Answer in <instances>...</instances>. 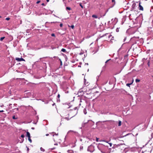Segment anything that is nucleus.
Listing matches in <instances>:
<instances>
[{
	"label": "nucleus",
	"mask_w": 153,
	"mask_h": 153,
	"mask_svg": "<svg viewBox=\"0 0 153 153\" xmlns=\"http://www.w3.org/2000/svg\"><path fill=\"white\" fill-rule=\"evenodd\" d=\"M97 147L103 153H105V151L104 149V148L105 147L104 146V145L102 144H99L98 145Z\"/></svg>",
	"instance_id": "obj_1"
},
{
	"label": "nucleus",
	"mask_w": 153,
	"mask_h": 153,
	"mask_svg": "<svg viewBox=\"0 0 153 153\" xmlns=\"http://www.w3.org/2000/svg\"><path fill=\"white\" fill-rule=\"evenodd\" d=\"M87 150L91 152H93L94 150V147L93 145H91L88 147Z\"/></svg>",
	"instance_id": "obj_2"
},
{
	"label": "nucleus",
	"mask_w": 153,
	"mask_h": 153,
	"mask_svg": "<svg viewBox=\"0 0 153 153\" xmlns=\"http://www.w3.org/2000/svg\"><path fill=\"white\" fill-rule=\"evenodd\" d=\"M124 145H125V144H120L117 145H115L116 147L119 148L121 150H122L124 148V147L123 146Z\"/></svg>",
	"instance_id": "obj_3"
},
{
	"label": "nucleus",
	"mask_w": 153,
	"mask_h": 153,
	"mask_svg": "<svg viewBox=\"0 0 153 153\" xmlns=\"http://www.w3.org/2000/svg\"><path fill=\"white\" fill-rule=\"evenodd\" d=\"M88 123L89 124H90L91 126L93 125L94 124V122L92 121L91 120H88V122H87L85 123H84L83 126H84L85 125V124H86L87 123Z\"/></svg>",
	"instance_id": "obj_4"
},
{
	"label": "nucleus",
	"mask_w": 153,
	"mask_h": 153,
	"mask_svg": "<svg viewBox=\"0 0 153 153\" xmlns=\"http://www.w3.org/2000/svg\"><path fill=\"white\" fill-rule=\"evenodd\" d=\"M16 59L19 62L22 61H25V60L23 58H16Z\"/></svg>",
	"instance_id": "obj_5"
},
{
	"label": "nucleus",
	"mask_w": 153,
	"mask_h": 153,
	"mask_svg": "<svg viewBox=\"0 0 153 153\" xmlns=\"http://www.w3.org/2000/svg\"><path fill=\"white\" fill-rule=\"evenodd\" d=\"M139 9L141 10H143V7L141 5H140V3L139 2Z\"/></svg>",
	"instance_id": "obj_6"
},
{
	"label": "nucleus",
	"mask_w": 153,
	"mask_h": 153,
	"mask_svg": "<svg viewBox=\"0 0 153 153\" xmlns=\"http://www.w3.org/2000/svg\"><path fill=\"white\" fill-rule=\"evenodd\" d=\"M76 133V132L75 131H72V130H69V131H68V132L67 133V134H69L70 133Z\"/></svg>",
	"instance_id": "obj_7"
},
{
	"label": "nucleus",
	"mask_w": 153,
	"mask_h": 153,
	"mask_svg": "<svg viewBox=\"0 0 153 153\" xmlns=\"http://www.w3.org/2000/svg\"><path fill=\"white\" fill-rule=\"evenodd\" d=\"M67 152L68 153H74V151L72 150H68L67 151Z\"/></svg>",
	"instance_id": "obj_8"
},
{
	"label": "nucleus",
	"mask_w": 153,
	"mask_h": 153,
	"mask_svg": "<svg viewBox=\"0 0 153 153\" xmlns=\"http://www.w3.org/2000/svg\"><path fill=\"white\" fill-rule=\"evenodd\" d=\"M27 136L28 137V138L30 137V133L28 131L27 132Z\"/></svg>",
	"instance_id": "obj_9"
},
{
	"label": "nucleus",
	"mask_w": 153,
	"mask_h": 153,
	"mask_svg": "<svg viewBox=\"0 0 153 153\" xmlns=\"http://www.w3.org/2000/svg\"><path fill=\"white\" fill-rule=\"evenodd\" d=\"M61 51L65 53H66L67 52V51L64 48H62L61 49Z\"/></svg>",
	"instance_id": "obj_10"
},
{
	"label": "nucleus",
	"mask_w": 153,
	"mask_h": 153,
	"mask_svg": "<svg viewBox=\"0 0 153 153\" xmlns=\"http://www.w3.org/2000/svg\"><path fill=\"white\" fill-rule=\"evenodd\" d=\"M92 17L93 18H97V16L95 15H93L92 16Z\"/></svg>",
	"instance_id": "obj_11"
},
{
	"label": "nucleus",
	"mask_w": 153,
	"mask_h": 153,
	"mask_svg": "<svg viewBox=\"0 0 153 153\" xmlns=\"http://www.w3.org/2000/svg\"><path fill=\"white\" fill-rule=\"evenodd\" d=\"M40 150L42 152H44L45 151V149H43L42 147H41L40 148Z\"/></svg>",
	"instance_id": "obj_12"
},
{
	"label": "nucleus",
	"mask_w": 153,
	"mask_h": 153,
	"mask_svg": "<svg viewBox=\"0 0 153 153\" xmlns=\"http://www.w3.org/2000/svg\"><path fill=\"white\" fill-rule=\"evenodd\" d=\"M135 82H140V80L138 79H136L135 80Z\"/></svg>",
	"instance_id": "obj_13"
},
{
	"label": "nucleus",
	"mask_w": 153,
	"mask_h": 153,
	"mask_svg": "<svg viewBox=\"0 0 153 153\" xmlns=\"http://www.w3.org/2000/svg\"><path fill=\"white\" fill-rule=\"evenodd\" d=\"M83 112L85 114H87V112H86V109H84Z\"/></svg>",
	"instance_id": "obj_14"
},
{
	"label": "nucleus",
	"mask_w": 153,
	"mask_h": 153,
	"mask_svg": "<svg viewBox=\"0 0 153 153\" xmlns=\"http://www.w3.org/2000/svg\"><path fill=\"white\" fill-rule=\"evenodd\" d=\"M121 125V122L120 121H119L118 126H120Z\"/></svg>",
	"instance_id": "obj_15"
},
{
	"label": "nucleus",
	"mask_w": 153,
	"mask_h": 153,
	"mask_svg": "<svg viewBox=\"0 0 153 153\" xmlns=\"http://www.w3.org/2000/svg\"><path fill=\"white\" fill-rule=\"evenodd\" d=\"M12 118L13 119H17V117H16L15 116H13V117Z\"/></svg>",
	"instance_id": "obj_16"
},
{
	"label": "nucleus",
	"mask_w": 153,
	"mask_h": 153,
	"mask_svg": "<svg viewBox=\"0 0 153 153\" xmlns=\"http://www.w3.org/2000/svg\"><path fill=\"white\" fill-rule=\"evenodd\" d=\"M5 38V37H2L0 38V40L1 41H2Z\"/></svg>",
	"instance_id": "obj_17"
},
{
	"label": "nucleus",
	"mask_w": 153,
	"mask_h": 153,
	"mask_svg": "<svg viewBox=\"0 0 153 153\" xmlns=\"http://www.w3.org/2000/svg\"><path fill=\"white\" fill-rule=\"evenodd\" d=\"M132 82L130 83H128L126 84V85L128 86H129L130 85L132 84Z\"/></svg>",
	"instance_id": "obj_18"
},
{
	"label": "nucleus",
	"mask_w": 153,
	"mask_h": 153,
	"mask_svg": "<svg viewBox=\"0 0 153 153\" xmlns=\"http://www.w3.org/2000/svg\"><path fill=\"white\" fill-rule=\"evenodd\" d=\"M64 119H65L66 120H68L71 119V118L69 119L68 117H65L64 118Z\"/></svg>",
	"instance_id": "obj_19"
},
{
	"label": "nucleus",
	"mask_w": 153,
	"mask_h": 153,
	"mask_svg": "<svg viewBox=\"0 0 153 153\" xmlns=\"http://www.w3.org/2000/svg\"><path fill=\"white\" fill-rule=\"evenodd\" d=\"M66 9L67 10H71V8L69 7H66Z\"/></svg>",
	"instance_id": "obj_20"
},
{
	"label": "nucleus",
	"mask_w": 153,
	"mask_h": 153,
	"mask_svg": "<svg viewBox=\"0 0 153 153\" xmlns=\"http://www.w3.org/2000/svg\"><path fill=\"white\" fill-rule=\"evenodd\" d=\"M127 135L128 134H126V135H124V136H120V137H119V138L123 137H126Z\"/></svg>",
	"instance_id": "obj_21"
},
{
	"label": "nucleus",
	"mask_w": 153,
	"mask_h": 153,
	"mask_svg": "<svg viewBox=\"0 0 153 153\" xmlns=\"http://www.w3.org/2000/svg\"><path fill=\"white\" fill-rule=\"evenodd\" d=\"M28 140L30 142V143L32 142V140L30 139V137L28 138Z\"/></svg>",
	"instance_id": "obj_22"
},
{
	"label": "nucleus",
	"mask_w": 153,
	"mask_h": 153,
	"mask_svg": "<svg viewBox=\"0 0 153 153\" xmlns=\"http://www.w3.org/2000/svg\"><path fill=\"white\" fill-rule=\"evenodd\" d=\"M68 0H63V2H64V3L65 4L66 2L67 1H68Z\"/></svg>",
	"instance_id": "obj_23"
},
{
	"label": "nucleus",
	"mask_w": 153,
	"mask_h": 153,
	"mask_svg": "<svg viewBox=\"0 0 153 153\" xmlns=\"http://www.w3.org/2000/svg\"><path fill=\"white\" fill-rule=\"evenodd\" d=\"M83 146H80V150H82L83 149Z\"/></svg>",
	"instance_id": "obj_24"
},
{
	"label": "nucleus",
	"mask_w": 153,
	"mask_h": 153,
	"mask_svg": "<svg viewBox=\"0 0 153 153\" xmlns=\"http://www.w3.org/2000/svg\"><path fill=\"white\" fill-rule=\"evenodd\" d=\"M108 35V33H106V34H104V35H103L101 37H104V36H107V35Z\"/></svg>",
	"instance_id": "obj_25"
},
{
	"label": "nucleus",
	"mask_w": 153,
	"mask_h": 153,
	"mask_svg": "<svg viewBox=\"0 0 153 153\" xmlns=\"http://www.w3.org/2000/svg\"><path fill=\"white\" fill-rule=\"evenodd\" d=\"M118 138H119V137H114V138H113V139H114V140H116V139H118Z\"/></svg>",
	"instance_id": "obj_26"
},
{
	"label": "nucleus",
	"mask_w": 153,
	"mask_h": 153,
	"mask_svg": "<svg viewBox=\"0 0 153 153\" xmlns=\"http://www.w3.org/2000/svg\"><path fill=\"white\" fill-rule=\"evenodd\" d=\"M51 133V134H52V133H55V135H58V134H56V133H54V132H52V133ZM54 134H53L52 135H53V136H54Z\"/></svg>",
	"instance_id": "obj_27"
},
{
	"label": "nucleus",
	"mask_w": 153,
	"mask_h": 153,
	"mask_svg": "<svg viewBox=\"0 0 153 153\" xmlns=\"http://www.w3.org/2000/svg\"><path fill=\"white\" fill-rule=\"evenodd\" d=\"M108 37L109 38H110L111 37H112V38H113V37H112V35H110L108 36Z\"/></svg>",
	"instance_id": "obj_28"
},
{
	"label": "nucleus",
	"mask_w": 153,
	"mask_h": 153,
	"mask_svg": "<svg viewBox=\"0 0 153 153\" xmlns=\"http://www.w3.org/2000/svg\"><path fill=\"white\" fill-rule=\"evenodd\" d=\"M70 27L73 29L74 28V25H72Z\"/></svg>",
	"instance_id": "obj_29"
},
{
	"label": "nucleus",
	"mask_w": 153,
	"mask_h": 153,
	"mask_svg": "<svg viewBox=\"0 0 153 153\" xmlns=\"http://www.w3.org/2000/svg\"><path fill=\"white\" fill-rule=\"evenodd\" d=\"M51 36H53V37H55V34L54 33H52L51 34Z\"/></svg>",
	"instance_id": "obj_30"
},
{
	"label": "nucleus",
	"mask_w": 153,
	"mask_h": 153,
	"mask_svg": "<svg viewBox=\"0 0 153 153\" xmlns=\"http://www.w3.org/2000/svg\"><path fill=\"white\" fill-rule=\"evenodd\" d=\"M21 137L22 138H24V137H25V136L24 134H22L21 136Z\"/></svg>",
	"instance_id": "obj_31"
},
{
	"label": "nucleus",
	"mask_w": 153,
	"mask_h": 153,
	"mask_svg": "<svg viewBox=\"0 0 153 153\" xmlns=\"http://www.w3.org/2000/svg\"><path fill=\"white\" fill-rule=\"evenodd\" d=\"M10 19V18L9 17H7V18L6 19V20H9Z\"/></svg>",
	"instance_id": "obj_32"
},
{
	"label": "nucleus",
	"mask_w": 153,
	"mask_h": 153,
	"mask_svg": "<svg viewBox=\"0 0 153 153\" xmlns=\"http://www.w3.org/2000/svg\"><path fill=\"white\" fill-rule=\"evenodd\" d=\"M111 60V59H108V60H107L105 62V63H107L108 61H109V60Z\"/></svg>",
	"instance_id": "obj_33"
},
{
	"label": "nucleus",
	"mask_w": 153,
	"mask_h": 153,
	"mask_svg": "<svg viewBox=\"0 0 153 153\" xmlns=\"http://www.w3.org/2000/svg\"><path fill=\"white\" fill-rule=\"evenodd\" d=\"M59 26L61 27H62L63 26V24L61 23L60 24Z\"/></svg>",
	"instance_id": "obj_34"
},
{
	"label": "nucleus",
	"mask_w": 153,
	"mask_h": 153,
	"mask_svg": "<svg viewBox=\"0 0 153 153\" xmlns=\"http://www.w3.org/2000/svg\"><path fill=\"white\" fill-rule=\"evenodd\" d=\"M116 31L117 32H119V30L118 28H117V29H116Z\"/></svg>",
	"instance_id": "obj_35"
},
{
	"label": "nucleus",
	"mask_w": 153,
	"mask_h": 153,
	"mask_svg": "<svg viewBox=\"0 0 153 153\" xmlns=\"http://www.w3.org/2000/svg\"><path fill=\"white\" fill-rule=\"evenodd\" d=\"M40 1H38L37 2H36V4H39V3H40Z\"/></svg>",
	"instance_id": "obj_36"
},
{
	"label": "nucleus",
	"mask_w": 153,
	"mask_h": 153,
	"mask_svg": "<svg viewBox=\"0 0 153 153\" xmlns=\"http://www.w3.org/2000/svg\"><path fill=\"white\" fill-rule=\"evenodd\" d=\"M27 152H28L29 151V149L28 147H27Z\"/></svg>",
	"instance_id": "obj_37"
},
{
	"label": "nucleus",
	"mask_w": 153,
	"mask_h": 153,
	"mask_svg": "<svg viewBox=\"0 0 153 153\" xmlns=\"http://www.w3.org/2000/svg\"><path fill=\"white\" fill-rule=\"evenodd\" d=\"M96 140L97 142H98V138H96Z\"/></svg>",
	"instance_id": "obj_38"
},
{
	"label": "nucleus",
	"mask_w": 153,
	"mask_h": 153,
	"mask_svg": "<svg viewBox=\"0 0 153 153\" xmlns=\"http://www.w3.org/2000/svg\"><path fill=\"white\" fill-rule=\"evenodd\" d=\"M112 2H115V0H112Z\"/></svg>",
	"instance_id": "obj_39"
},
{
	"label": "nucleus",
	"mask_w": 153,
	"mask_h": 153,
	"mask_svg": "<svg viewBox=\"0 0 153 153\" xmlns=\"http://www.w3.org/2000/svg\"><path fill=\"white\" fill-rule=\"evenodd\" d=\"M77 107H75V108H74V109L75 110H76V109H77Z\"/></svg>",
	"instance_id": "obj_40"
},
{
	"label": "nucleus",
	"mask_w": 153,
	"mask_h": 153,
	"mask_svg": "<svg viewBox=\"0 0 153 153\" xmlns=\"http://www.w3.org/2000/svg\"><path fill=\"white\" fill-rule=\"evenodd\" d=\"M42 6H45V4L44 3H42Z\"/></svg>",
	"instance_id": "obj_41"
},
{
	"label": "nucleus",
	"mask_w": 153,
	"mask_h": 153,
	"mask_svg": "<svg viewBox=\"0 0 153 153\" xmlns=\"http://www.w3.org/2000/svg\"><path fill=\"white\" fill-rule=\"evenodd\" d=\"M48 135H49V134H46V136H48Z\"/></svg>",
	"instance_id": "obj_42"
},
{
	"label": "nucleus",
	"mask_w": 153,
	"mask_h": 153,
	"mask_svg": "<svg viewBox=\"0 0 153 153\" xmlns=\"http://www.w3.org/2000/svg\"><path fill=\"white\" fill-rule=\"evenodd\" d=\"M58 98H59V97H60V95L58 94Z\"/></svg>",
	"instance_id": "obj_43"
},
{
	"label": "nucleus",
	"mask_w": 153,
	"mask_h": 153,
	"mask_svg": "<svg viewBox=\"0 0 153 153\" xmlns=\"http://www.w3.org/2000/svg\"><path fill=\"white\" fill-rule=\"evenodd\" d=\"M110 146H111L112 144L111 143H109Z\"/></svg>",
	"instance_id": "obj_44"
},
{
	"label": "nucleus",
	"mask_w": 153,
	"mask_h": 153,
	"mask_svg": "<svg viewBox=\"0 0 153 153\" xmlns=\"http://www.w3.org/2000/svg\"><path fill=\"white\" fill-rule=\"evenodd\" d=\"M4 111L3 110L0 111V112H3Z\"/></svg>",
	"instance_id": "obj_45"
},
{
	"label": "nucleus",
	"mask_w": 153,
	"mask_h": 153,
	"mask_svg": "<svg viewBox=\"0 0 153 153\" xmlns=\"http://www.w3.org/2000/svg\"><path fill=\"white\" fill-rule=\"evenodd\" d=\"M46 1H47V2H49V0H46Z\"/></svg>",
	"instance_id": "obj_46"
},
{
	"label": "nucleus",
	"mask_w": 153,
	"mask_h": 153,
	"mask_svg": "<svg viewBox=\"0 0 153 153\" xmlns=\"http://www.w3.org/2000/svg\"><path fill=\"white\" fill-rule=\"evenodd\" d=\"M126 40V38H125L124 40V41H125V40Z\"/></svg>",
	"instance_id": "obj_47"
},
{
	"label": "nucleus",
	"mask_w": 153,
	"mask_h": 153,
	"mask_svg": "<svg viewBox=\"0 0 153 153\" xmlns=\"http://www.w3.org/2000/svg\"><path fill=\"white\" fill-rule=\"evenodd\" d=\"M54 145H57V144L55 143V144H54Z\"/></svg>",
	"instance_id": "obj_48"
},
{
	"label": "nucleus",
	"mask_w": 153,
	"mask_h": 153,
	"mask_svg": "<svg viewBox=\"0 0 153 153\" xmlns=\"http://www.w3.org/2000/svg\"><path fill=\"white\" fill-rule=\"evenodd\" d=\"M142 153H144V152L143 151H142Z\"/></svg>",
	"instance_id": "obj_49"
},
{
	"label": "nucleus",
	"mask_w": 153,
	"mask_h": 153,
	"mask_svg": "<svg viewBox=\"0 0 153 153\" xmlns=\"http://www.w3.org/2000/svg\"><path fill=\"white\" fill-rule=\"evenodd\" d=\"M80 6H81V7L82 8H83V7H82V5H80Z\"/></svg>",
	"instance_id": "obj_50"
},
{
	"label": "nucleus",
	"mask_w": 153,
	"mask_h": 153,
	"mask_svg": "<svg viewBox=\"0 0 153 153\" xmlns=\"http://www.w3.org/2000/svg\"><path fill=\"white\" fill-rule=\"evenodd\" d=\"M54 149V148H52V150Z\"/></svg>",
	"instance_id": "obj_51"
},
{
	"label": "nucleus",
	"mask_w": 153,
	"mask_h": 153,
	"mask_svg": "<svg viewBox=\"0 0 153 153\" xmlns=\"http://www.w3.org/2000/svg\"><path fill=\"white\" fill-rule=\"evenodd\" d=\"M32 128V129H34V128Z\"/></svg>",
	"instance_id": "obj_52"
},
{
	"label": "nucleus",
	"mask_w": 153,
	"mask_h": 153,
	"mask_svg": "<svg viewBox=\"0 0 153 153\" xmlns=\"http://www.w3.org/2000/svg\"><path fill=\"white\" fill-rule=\"evenodd\" d=\"M86 64V65H88V63H87V64Z\"/></svg>",
	"instance_id": "obj_53"
},
{
	"label": "nucleus",
	"mask_w": 153,
	"mask_h": 153,
	"mask_svg": "<svg viewBox=\"0 0 153 153\" xmlns=\"http://www.w3.org/2000/svg\"><path fill=\"white\" fill-rule=\"evenodd\" d=\"M80 102H82V101L81 100H80Z\"/></svg>",
	"instance_id": "obj_54"
},
{
	"label": "nucleus",
	"mask_w": 153,
	"mask_h": 153,
	"mask_svg": "<svg viewBox=\"0 0 153 153\" xmlns=\"http://www.w3.org/2000/svg\"><path fill=\"white\" fill-rule=\"evenodd\" d=\"M112 39L111 38V40H112Z\"/></svg>",
	"instance_id": "obj_55"
},
{
	"label": "nucleus",
	"mask_w": 153,
	"mask_h": 153,
	"mask_svg": "<svg viewBox=\"0 0 153 153\" xmlns=\"http://www.w3.org/2000/svg\"><path fill=\"white\" fill-rule=\"evenodd\" d=\"M0 18H1V16H0Z\"/></svg>",
	"instance_id": "obj_56"
}]
</instances>
